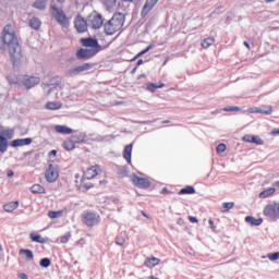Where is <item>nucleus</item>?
<instances>
[{
  "label": "nucleus",
  "instance_id": "obj_43",
  "mask_svg": "<svg viewBox=\"0 0 279 279\" xmlns=\"http://www.w3.org/2000/svg\"><path fill=\"white\" fill-rule=\"evenodd\" d=\"M222 110L225 112H239V110H241V108H239V107H225Z\"/></svg>",
  "mask_w": 279,
  "mask_h": 279
},
{
  "label": "nucleus",
  "instance_id": "obj_40",
  "mask_svg": "<svg viewBox=\"0 0 279 279\" xmlns=\"http://www.w3.org/2000/svg\"><path fill=\"white\" fill-rule=\"evenodd\" d=\"M252 143L255 145H264L265 142L263 138H260V136L253 135Z\"/></svg>",
  "mask_w": 279,
  "mask_h": 279
},
{
  "label": "nucleus",
  "instance_id": "obj_30",
  "mask_svg": "<svg viewBox=\"0 0 279 279\" xmlns=\"http://www.w3.org/2000/svg\"><path fill=\"white\" fill-rule=\"evenodd\" d=\"M63 147L66 149V151H73V149H75V142L71 137L63 143Z\"/></svg>",
  "mask_w": 279,
  "mask_h": 279
},
{
  "label": "nucleus",
  "instance_id": "obj_11",
  "mask_svg": "<svg viewBox=\"0 0 279 279\" xmlns=\"http://www.w3.org/2000/svg\"><path fill=\"white\" fill-rule=\"evenodd\" d=\"M83 47H89V49H97V52L101 51L99 41L95 38H83L81 39Z\"/></svg>",
  "mask_w": 279,
  "mask_h": 279
},
{
  "label": "nucleus",
  "instance_id": "obj_20",
  "mask_svg": "<svg viewBox=\"0 0 279 279\" xmlns=\"http://www.w3.org/2000/svg\"><path fill=\"white\" fill-rule=\"evenodd\" d=\"M54 131L58 134H73V129H71L66 125H56Z\"/></svg>",
  "mask_w": 279,
  "mask_h": 279
},
{
  "label": "nucleus",
  "instance_id": "obj_42",
  "mask_svg": "<svg viewBox=\"0 0 279 279\" xmlns=\"http://www.w3.org/2000/svg\"><path fill=\"white\" fill-rule=\"evenodd\" d=\"M226 149H227V146H226V144H223V143L219 144V145L216 147L217 154H223V151H226Z\"/></svg>",
  "mask_w": 279,
  "mask_h": 279
},
{
  "label": "nucleus",
  "instance_id": "obj_59",
  "mask_svg": "<svg viewBox=\"0 0 279 279\" xmlns=\"http://www.w3.org/2000/svg\"><path fill=\"white\" fill-rule=\"evenodd\" d=\"M142 56H145L142 51L140 53L136 54L135 58H141Z\"/></svg>",
  "mask_w": 279,
  "mask_h": 279
},
{
  "label": "nucleus",
  "instance_id": "obj_55",
  "mask_svg": "<svg viewBox=\"0 0 279 279\" xmlns=\"http://www.w3.org/2000/svg\"><path fill=\"white\" fill-rule=\"evenodd\" d=\"M19 278H21V279H27V276L25 275V272H21V274L19 275Z\"/></svg>",
  "mask_w": 279,
  "mask_h": 279
},
{
  "label": "nucleus",
  "instance_id": "obj_16",
  "mask_svg": "<svg viewBox=\"0 0 279 279\" xmlns=\"http://www.w3.org/2000/svg\"><path fill=\"white\" fill-rule=\"evenodd\" d=\"M158 3V0H146L143 10H142V16H147L151 10H154V5Z\"/></svg>",
  "mask_w": 279,
  "mask_h": 279
},
{
  "label": "nucleus",
  "instance_id": "obj_58",
  "mask_svg": "<svg viewBox=\"0 0 279 279\" xmlns=\"http://www.w3.org/2000/svg\"><path fill=\"white\" fill-rule=\"evenodd\" d=\"M141 64H143V59H140V60L137 61L136 66H141Z\"/></svg>",
  "mask_w": 279,
  "mask_h": 279
},
{
  "label": "nucleus",
  "instance_id": "obj_48",
  "mask_svg": "<svg viewBox=\"0 0 279 279\" xmlns=\"http://www.w3.org/2000/svg\"><path fill=\"white\" fill-rule=\"evenodd\" d=\"M254 135L251 134H246L243 136L242 141H244L245 143H252V138Z\"/></svg>",
  "mask_w": 279,
  "mask_h": 279
},
{
  "label": "nucleus",
  "instance_id": "obj_34",
  "mask_svg": "<svg viewBox=\"0 0 279 279\" xmlns=\"http://www.w3.org/2000/svg\"><path fill=\"white\" fill-rule=\"evenodd\" d=\"M215 45L214 37L206 38L202 41L203 49H208V47H213Z\"/></svg>",
  "mask_w": 279,
  "mask_h": 279
},
{
  "label": "nucleus",
  "instance_id": "obj_50",
  "mask_svg": "<svg viewBox=\"0 0 279 279\" xmlns=\"http://www.w3.org/2000/svg\"><path fill=\"white\" fill-rule=\"evenodd\" d=\"M151 49H154V45L146 47L144 50H142V53L145 56V53H148V51H151Z\"/></svg>",
  "mask_w": 279,
  "mask_h": 279
},
{
  "label": "nucleus",
  "instance_id": "obj_28",
  "mask_svg": "<svg viewBox=\"0 0 279 279\" xmlns=\"http://www.w3.org/2000/svg\"><path fill=\"white\" fill-rule=\"evenodd\" d=\"M159 263H160L159 258L151 257V258L146 259L145 266L149 267L151 269V268L156 267V265H159Z\"/></svg>",
  "mask_w": 279,
  "mask_h": 279
},
{
  "label": "nucleus",
  "instance_id": "obj_44",
  "mask_svg": "<svg viewBox=\"0 0 279 279\" xmlns=\"http://www.w3.org/2000/svg\"><path fill=\"white\" fill-rule=\"evenodd\" d=\"M157 88H158V85H156L154 83L147 84V90H149L150 93H156Z\"/></svg>",
  "mask_w": 279,
  "mask_h": 279
},
{
  "label": "nucleus",
  "instance_id": "obj_63",
  "mask_svg": "<svg viewBox=\"0 0 279 279\" xmlns=\"http://www.w3.org/2000/svg\"><path fill=\"white\" fill-rule=\"evenodd\" d=\"M138 69V66L136 65L133 70L132 73H136V70Z\"/></svg>",
  "mask_w": 279,
  "mask_h": 279
},
{
  "label": "nucleus",
  "instance_id": "obj_61",
  "mask_svg": "<svg viewBox=\"0 0 279 279\" xmlns=\"http://www.w3.org/2000/svg\"><path fill=\"white\" fill-rule=\"evenodd\" d=\"M122 1H124L125 3H132V2H134V0H122Z\"/></svg>",
  "mask_w": 279,
  "mask_h": 279
},
{
  "label": "nucleus",
  "instance_id": "obj_17",
  "mask_svg": "<svg viewBox=\"0 0 279 279\" xmlns=\"http://www.w3.org/2000/svg\"><path fill=\"white\" fill-rule=\"evenodd\" d=\"M251 113H257V114H271L274 112L272 107H267V110H263L260 107H252L248 109Z\"/></svg>",
  "mask_w": 279,
  "mask_h": 279
},
{
  "label": "nucleus",
  "instance_id": "obj_4",
  "mask_svg": "<svg viewBox=\"0 0 279 279\" xmlns=\"http://www.w3.org/2000/svg\"><path fill=\"white\" fill-rule=\"evenodd\" d=\"M264 215L265 217H268V219H271L272 221L279 219V203L272 202L266 205L264 208Z\"/></svg>",
  "mask_w": 279,
  "mask_h": 279
},
{
  "label": "nucleus",
  "instance_id": "obj_46",
  "mask_svg": "<svg viewBox=\"0 0 279 279\" xmlns=\"http://www.w3.org/2000/svg\"><path fill=\"white\" fill-rule=\"evenodd\" d=\"M48 217L50 219H58V217H60V211H49Z\"/></svg>",
  "mask_w": 279,
  "mask_h": 279
},
{
  "label": "nucleus",
  "instance_id": "obj_3",
  "mask_svg": "<svg viewBox=\"0 0 279 279\" xmlns=\"http://www.w3.org/2000/svg\"><path fill=\"white\" fill-rule=\"evenodd\" d=\"M82 221L85 226H88V228H93V226H98L101 218L99 217V214L95 211H85L82 215Z\"/></svg>",
  "mask_w": 279,
  "mask_h": 279
},
{
  "label": "nucleus",
  "instance_id": "obj_1",
  "mask_svg": "<svg viewBox=\"0 0 279 279\" xmlns=\"http://www.w3.org/2000/svg\"><path fill=\"white\" fill-rule=\"evenodd\" d=\"M1 41L3 43L4 47L9 49L13 68L19 69V66L25 62V58H23V51L21 50L19 38L16 37L12 25L4 26Z\"/></svg>",
  "mask_w": 279,
  "mask_h": 279
},
{
  "label": "nucleus",
  "instance_id": "obj_10",
  "mask_svg": "<svg viewBox=\"0 0 279 279\" xmlns=\"http://www.w3.org/2000/svg\"><path fill=\"white\" fill-rule=\"evenodd\" d=\"M97 53H98L97 49L81 48L76 52V58H78V60H84V59L93 58L94 56H97Z\"/></svg>",
  "mask_w": 279,
  "mask_h": 279
},
{
  "label": "nucleus",
  "instance_id": "obj_51",
  "mask_svg": "<svg viewBox=\"0 0 279 279\" xmlns=\"http://www.w3.org/2000/svg\"><path fill=\"white\" fill-rule=\"evenodd\" d=\"M52 156H53V157L58 156V150L52 149V150L49 153V158H52Z\"/></svg>",
  "mask_w": 279,
  "mask_h": 279
},
{
  "label": "nucleus",
  "instance_id": "obj_33",
  "mask_svg": "<svg viewBox=\"0 0 279 279\" xmlns=\"http://www.w3.org/2000/svg\"><path fill=\"white\" fill-rule=\"evenodd\" d=\"M47 110H60V108H62V104L61 102H48L46 105Z\"/></svg>",
  "mask_w": 279,
  "mask_h": 279
},
{
  "label": "nucleus",
  "instance_id": "obj_14",
  "mask_svg": "<svg viewBox=\"0 0 279 279\" xmlns=\"http://www.w3.org/2000/svg\"><path fill=\"white\" fill-rule=\"evenodd\" d=\"M99 173H101V168H99V166H93L85 171L84 178L85 180H93V178L99 175Z\"/></svg>",
  "mask_w": 279,
  "mask_h": 279
},
{
  "label": "nucleus",
  "instance_id": "obj_5",
  "mask_svg": "<svg viewBox=\"0 0 279 279\" xmlns=\"http://www.w3.org/2000/svg\"><path fill=\"white\" fill-rule=\"evenodd\" d=\"M51 10H52V16L56 19L59 25L61 27H69V19L66 17V14H64V11L56 8V5H52Z\"/></svg>",
  "mask_w": 279,
  "mask_h": 279
},
{
  "label": "nucleus",
  "instance_id": "obj_37",
  "mask_svg": "<svg viewBox=\"0 0 279 279\" xmlns=\"http://www.w3.org/2000/svg\"><path fill=\"white\" fill-rule=\"evenodd\" d=\"M107 10H114L117 8V0H105Z\"/></svg>",
  "mask_w": 279,
  "mask_h": 279
},
{
  "label": "nucleus",
  "instance_id": "obj_31",
  "mask_svg": "<svg viewBox=\"0 0 279 279\" xmlns=\"http://www.w3.org/2000/svg\"><path fill=\"white\" fill-rule=\"evenodd\" d=\"M29 238L34 243H47V240L43 238L40 234L31 233Z\"/></svg>",
  "mask_w": 279,
  "mask_h": 279
},
{
  "label": "nucleus",
  "instance_id": "obj_56",
  "mask_svg": "<svg viewBox=\"0 0 279 279\" xmlns=\"http://www.w3.org/2000/svg\"><path fill=\"white\" fill-rule=\"evenodd\" d=\"M13 177H14V171L9 170V171H8V178H13Z\"/></svg>",
  "mask_w": 279,
  "mask_h": 279
},
{
  "label": "nucleus",
  "instance_id": "obj_23",
  "mask_svg": "<svg viewBox=\"0 0 279 279\" xmlns=\"http://www.w3.org/2000/svg\"><path fill=\"white\" fill-rule=\"evenodd\" d=\"M5 213H14L19 208V201L8 203L3 206Z\"/></svg>",
  "mask_w": 279,
  "mask_h": 279
},
{
  "label": "nucleus",
  "instance_id": "obj_15",
  "mask_svg": "<svg viewBox=\"0 0 279 279\" xmlns=\"http://www.w3.org/2000/svg\"><path fill=\"white\" fill-rule=\"evenodd\" d=\"M33 142L32 137L17 138L11 142V147H25L26 145H32Z\"/></svg>",
  "mask_w": 279,
  "mask_h": 279
},
{
  "label": "nucleus",
  "instance_id": "obj_39",
  "mask_svg": "<svg viewBox=\"0 0 279 279\" xmlns=\"http://www.w3.org/2000/svg\"><path fill=\"white\" fill-rule=\"evenodd\" d=\"M40 267H44L45 269H47V267H51V259L45 257L41 258L39 262Z\"/></svg>",
  "mask_w": 279,
  "mask_h": 279
},
{
  "label": "nucleus",
  "instance_id": "obj_8",
  "mask_svg": "<svg viewBox=\"0 0 279 279\" xmlns=\"http://www.w3.org/2000/svg\"><path fill=\"white\" fill-rule=\"evenodd\" d=\"M90 69L89 63H84L82 65H77L74 68H71L66 71L68 77H75V75H80V73H84V71H88Z\"/></svg>",
  "mask_w": 279,
  "mask_h": 279
},
{
  "label": "nucleus",
  "instance_id": "obj_19",
  "mask_svg": "<svg viewBox=\"0 0 279 279\" xmlns=\"http://www.w3.org/2000/svg\"><path fill=\"white\" fill-rule=\"evenodd\" d=\"M123 158L129 165H132V144H129L124 147Z\"/></svg>",
  "mask_w": 279,
  "mask_h": 279
},
{
  "label": "nucleus",
  "instance_id": "obj_36",
  "mask_svg": "<svg viewBox=\"0 0 279 279\" xmlns=\"http://www.w3.org/2000/svg\"><path fill=\"white\" fill-rule=\"evenodd\" d=\"M20 254H24L27 260H34V253L32 252V250L22 248L20 250Z\"/></svg>",
  "mask_w": 279,
  "mask_h": 279
},
{
  "label": "nucleus",
  "instance_id": "obj_49",
  "mask_svg": "<svg viewBox=\"0 0 279 279\" xmlns=\"http://www.w3.org/2000/svg\"><path fill=\"white\" fill-rule=\"evenodd\" d=\"M44 90L47 95H51V90H53V88H51V85L48 84L44 86Z\"/></svg>",
  "mask_w": 279,
  "mask_h": 279
},
{
  "label": "nucleus",
  "instance_id": "obj_2",
  "mask_svg": "<svg viewBox=\"0 0 279 279\" xmlns=\"http://www.w3.org/2000/svg\"><path fill=\"white\" fill-rule=\"evenodd\" d=\"M125 25V14L114 13L112 17L104 24L105 34L107 36H114L117 32H121Z\"/></svg>",
  "mask_w": 279,
  "mask_h": 279
},
{
  "label": "nucleus",
  "instance_id": "obj_54",
  "mask_svg": "<svg viewBox=\"0 0 279 279\" xmlns=\"http://www.w3.org/2000/svg\"><path fill=\"white\" fill-rule=\"evenodd\" d=\"M191 223H197V219L193 216L190 217Z\"/></svg>",
  "mask_w": 279,
  "mask_h": 279
},
{
  "label": "nucleus",
  "instance_id": "obj_45",
  "mask_svg": "<svg viewBox=\"0 0 279 279\" xmlns=\"http://www.w3.org/2000/svg\"><path fill=\"white\" fill-rule=\"evenodd\" d=\"M71 239V234L68 232L60 236V243H66Z\"/></svg>",
  "mask_w": 279,
  "mask_h": 279
},
{
  "label": "nucleus",
  "instance_id": "obj_6",
  "mask_svg": "<svg viewBox=\"0 0 279 279\" xmlns=\"http://www.w3.org/2000/svg\"><path fill=\"white\" fill-rule=\"evenodd\" d=\"M21 83H22L21 86L29 90L31 88H34V86H38V84H40V77L22 75Z\"/></svg>",
  "mask_w": 279,
  "mask_h": 279
},
{
  "label": "nucleus",
  "instance_id": "obj_9",
  "mask_svg": "<svg viewBox=\"0 0 279 279\" xmlns=\"http://www.w3.org/2000/svg\"><path fill=\"white\" fill-rule=\"evenodd\" d=\"M74 27L78 34H84V32L88 31V23L86 20H84V17L77 15L74 20Z\"/></svg>",
  "mask_w": 279,
  "mask_h": 279
},
{
  "label": "nucleus",
  "instance_id": "obj_41",
  "mask_svg": "<svg viewBox=\"0 0 279 279\" xmlns=\"http://www.w3.org/2000/svg\"><path fill=\"white\" fill-rule=\"evenodd\" d=\"M267 258H269V260H279V252H275V253H270L267 255Z\"/></svg>",
  "mask_w": 279,
  "mask_h": 279
},
{
  "label": "nucleus",
  "instance_id": "obj_62",
  "mask_svg": "<svg viewBox=\"0 0 279 279\" xmlns=\"http://www.w3.org/2000/svg\"><path fill=\"white\" fill-rule=\"evenodd\" d=\"M165 84L157 85V88H163Z\"/></svg>",
  "mask_w": 279,
  "mask_h": 279
},
{
  "label": "nucleus",
  "instance_id": "obj_21",
  "mask_svg": "<svg viewBox=\"0 0 279 279\" xmlns=\"http://www.w3.org/2000/svg\"><path fill=\"white\" fill-rule=\"evenodd\" d=\"M276 193V187H268L259 193L260 199H267V197H271Z\"/></svg>",
  "mask_w": 279,
  "mask_h": 279
},
{
  "label": "nucleus",
  "instance_id": "obj_64",
  "mask_svg": "<svg viewBox=\"0 0 279 279\" xmlns=\"http://www.w3.org/2000/svg\"><path fill=\"white\" fill-rule=\"evenodd\" d=\"M274 186H278V187H279V181H276V182L274 183Z\"/></svg>",
  "mask_w": 279,
  "mask_h": 279
},
{
  "label": "nucleus",
  "instance_id": "obj_13",
  "mask_svg": "<svg viewBox=\"0 0 279 279\" xmlns=\"http://www.w3.org/2000/svg\"><path fill=\"white\" fill-rule=\"evenodd\" d=\"M90 25H92L93 29L101 28L104 25V16H101V14H99V13L92 15L90 16Z\"/></svg>",
  "mask_w": 279,
  "mask_h": 279
},
{
  "label": "nucleus",
  "instance_id": "obj_35",
  "mask_svg": "<svg viewBox=\"0 0 279 279\" xmlns=\"http://www.w3.org/2000/svg\"><path fill=\"white\" fill-rule=\"evenodd\" d=\"M2 136H4V138H7V141H8V138L9 140L14 138V130H12V129L3 130L2 131Z\"/></svg>",
  "mask_w": 279,
  "mask_h": 279
},
{
  "label": "nucleus",
  "instance_id": "obj_52",
  "mask_svg": "<svg viewBox=\"0 0 279 279\" xmlns=\"http://www.w3.org/2000/svg\"><path fill=\"white\" fill-rule=\"evenodd\" d=\"M208 223H209L211 230H215V222L213 221V219H209Z\"/></svg>",
  "mask_w": 279,
  "mask_h": 279
},
{
  "label": "nucleus",
  "instance_id": "obj_29",
  "mask_svg": "<svg viewBox=\"0 0 279 279\" xmlns=\"http://www.w3.org/2000/svg\"><path fill=\"white\" fill-rule=\"evenodd\" d=\"M195 193V187L187 185L180 190L179 195H194Z\"/></svg>",
  "mask_w": 279,
  "mask_h": 279
},
{
  "label": "nucleus",
  "instance_id": "obj_18",
  "mask_svg": "<svg viewBox=\"0 0 279 279\" xmlns=\"http://www.w3.org/2000/svg\"><path fill=\"white\" fill-rule=\"evenodd\" d=\"M7 80L11 85L21 86L22 85L21 80H23V75L16 76L15 74H9L7 76Z\"/></svg>",
  "mask_w": 279,
  "mask_h": 279
},
{
  "label": "nucleus",
  "instance_id": "obj_12",
  "mask_svg": "<svg viewBox=\"0 0 279 279\" xmlns=\"http://www.w3.org/2000/svg\"><path fill=\"white\" fill-rule=\"evenodd\" d=\"M132 182L135 186H138V189H149V186H151V182H149V180L138 175H134Z\"/></svg>",
  "mask_w": 279,
  "mask_h": 279
},
{
  "label": "nucleus",
  "instance_id": "obj_57",
  "mask_svg": "<svg viewBox=\"0 0 279 279\" xmlns=\"http://www.w3.org/2000/svg\"><path fill=\"white\" fill-rule=\"evenodd\" d=\"M243 45H244V47L247 48L248 50L251 49V48H250V44H248L247 41H244Z\"/></svg>",
  "mask_w": 279,
  "mask_h": 279
},
{
  "label": "nucleus",
  "instance_id": "obj_47",
  "mask_svg": "<svg viewBox=\"0 0 279 279\" xmlns=\"http://www.w3.org/2000/svg\"><path fill=\"white\" fill-rule=\"evenodd\" d=\"M222 208L226 210H232V208H234V203H223Z\"/></svg>",
  "mask_w": 279,
  "mask_h": 279
},
{
  "label": "nucleus",
  "instance_id": "obj_38",
  "mask_svg": "<svg viewBox=\"0 0 279 279\" xmlns=\"http://www.w3.org/2000/svg\"><path fill=\"white\" fill-rule=\"evenodd\" d=\"M125 238H126L125 233H121L120 235H118L116 238V244L117 245H125Z\"/></svg>",
  "mask_w": 279,
  "mask_h": 279
},
{
  "label": "nucleus",
  "instance_id": "obj_27",
  "mask_svg": "<svg viewBox=\"0 0 279 279\" xmlns=\"http://www.w3.org/2000/svg\"><path fill=\"white\" fill-rule=\"evenodd\" d=\"M32 193H34L35 195H40V194H45V186L40 185V184H34L31 187Z\"/></svg>",
  "mask_w": 279,
  "mask_h": 279
},
{
  "label": "nucleus",
  "instance_id": "obj_60",
  "mask_svg": "<svg viewBox=\"0 0 279 279\" xmlns=\"http://www.w3.org/2000/svg\"><path fill=\"white\" fill-rule=\"evenodd\" d=\"M270 106L268 105V106H263V107H260L262 108V110H267V108H269Z\"/></svg>",
  "mask_w": 279,
  "mask_h": 279
},
{
  "label": "nucleus",
  "instance_id": "obj_22",
  "mask_svg": "<svg viewBox=\"0 0 279 279\" xmlns=\"http://www.w3.org/2000/svg\"><path fill=\"white\" fill-rule=\"evenodd\" d=\"M8 138L0 134V154H5V151H8Z\"/></svg>",
  "mask_w": 279,
  "mask_h": 279
},
{
  "label": "nucleus",
  "instance_id": "obj_24",
  "mask_svg": "<svg viewBox=\"0 0 279 279\" xmlns=\"http://www.w3.org/2000/svg\"><path fill=\"white\" fill-rule=\"evenodd\" d=\"M246 223H250L251 226H262L263 225V219L262 218H254L252 216H246L245 217Z\"/></svg>",
  "mask_w": 279,
  "mask_h": 279
},
{
  "label": "nucleus",
  "instance_id": "obj_7",
  "mask_svg": "<svg viewBox=\"0 0 279 279\" xmlns=\"http://www.w3.org/2000/svg\"><path fill=\"white\" fill-rule=\"evenodd\" d=\"M46 180L47 182H56V180H58L59 175H60V170L58 169V167L53 163H50L46 170Z\"/></svg>",
  "mask_w": 279,
  "mask_h": 279
},
{
  "label": "nucleus",
  "instance_id": "obj_25",
  "mask_svg": "<svg viewBox=\"0 0 279 279\" xmlns=\"http://www.w3.org/2000/svg\"><path fill=\"white\" fill-rule=\"evenodd\" d=\"M40 25H43V22L40 21V19L38 17H33L29 21V27H32V29H40Z\"/></svg>",
  "mask_w": 279,
  "mask_h": 279
},
{
  "label": "nucleus",
  "instance_id": "obj_26",
  "mask_svg": "<svg viewBox=\"0 0 279 279\" xmlns=\"http://www.w3.org/2000/svg\"><path fill=\"white\" fill-rule=\"evenodd\" d=\"M71 138L74 142V144L76 145L78 143H84V141H86V134L78 133V134L72 135Z\"/></svg>",
  "mask_w": 279,
  "mask_h": 279
},
{
  "label": "nucleus",
  "instance_id": "obj_53",
  "mask_svg": "<svg viewBox=\"0 0 279 279\" xmlns=\"http://www.w3.org/2000/svg\"><path fill=\"white\" fill-rule=\"evenodd\" d=\"M271 134H272V136H278V134H279V129L272 130Z\"/></svg>",
  "mask_w": 279,
  "mask_h": 279
},
{
  "label": "nucleus",
  "instance_id": "obj_32",
  "mask_svg": "<svg viewBox=\"0 0 279 279\" xmlns=\"http://www.w3.org/2000/svg\"><path fill=\"white\" fill-rule=\"evenodd\" d=\"M33 8H36V10H45V8H47V0H36Z\"/></svg>",
  "mask_w": 279,
  "mask_h": 279
}]
</instances>
